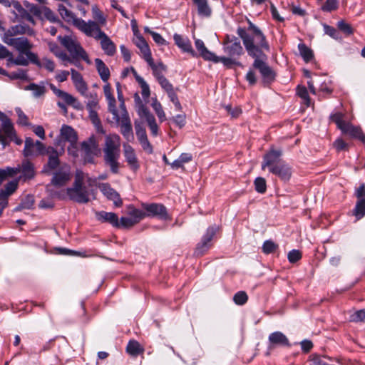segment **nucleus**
Here are the masks:
<instances>
[{
    "instance_id": "nucleus-1",
    "label": "nucleus",
    "mask_w": 365,
    "mask_h": 365,
    "mask_svg": "<svg viewBox=\"0 0 365 365\" xmlns=\"http://www.w3.org/2000/svg\"><path fill=\"white\" fill-rule=\"evenodd\" d=\"M247 28L238 27L237 35L242 40L245 48L250 56L265 57L264 51H269V46L262 31L248 20Z\"/></svg>"
},
{
    "instance_id": "nucleus-2",
    "label": "nucleus",
    "mask_w": 365,
    "mask_h": 365,
    "mask_svg": "<svg viewBox=\"0 0 365 365\" xmlns=\"http://www.w3.org/2000/svg\"><path fill=\"white\" fill-rule=\"evenodd\" d=\"M86 178L89 185L96 182V179L93 180L88 178L82 170H77L76 171L73 185L66 190V194L71 200L80 204H86L91 200L90 197L93 192H90L84 185Z\"/></svg>"
},
{
    "instance_id": "nucleus-3",
    "label": "nucleus",
    "mask_w": 365,
    "mask_h": 365,
    "mask_svg": "<svg viewBox=\"0 0 365 365\" xmlns=\"http://www.w3.org/2000/svg\"><path fill=\"white\" fill-rule=\"evenodd\" d=\"M103 150L106 164L110 167L113 173L117 174L120 167L118 162L120 155V136L115 133L107 135Z\"/></svg>"
},
{
    "instance_id": "nucleus-4",
    "label": "nucleus",
    "mask_w": 365,
    "mask_h": 365,
    "mask_svg": "<svg viewBox=\"0 0 365 365\" xmlns=\"http://www.w3.org/2000/svg\"><path fill=\"white\" fill-rule=\"evenodd\" d=\"M58 40L71 54L72 58H81L87 63H90L88 56L83 47L71 36H58Z\"/></svg>"
},
{
    "instance_id": "nucleus-5",
    "label": "nucleus",
    "mask_w": 365,
    "mask_h": 365,
    "mask_svg": "<svg viewBox=\"0 0 365 365\" xmlns=\"http://www.w3.org/2000/svg\"><path fill=\"white\" fill-rule=\"evenodd\" d=\"M50 88L53 92V93L58 97L60 101L57 102V106L65 113H66L67 106H71L75 109H81V104L77 100L76 98L71 95L70 93L62 91L61 89L57 88L53 84H50Z\"/></svg>"
},
{
    "instance_id": "nucleus-6",
    "label": "nucleus",
    "mask_w": 365,
    "mask_h": 365,
    "mask_svg": "<svg viewBox=\"0 0 365 365\" xmlns=\"http://www.w3.org/2000/svg\"><path fill=\"white\" fill-rule=\"evenodd\" d=\"M146 217H156L162 220H168L170 216L165 206L160 203H142Z\"/></svg>"
},
{
    "instance_id": "nucleus-7",
    "label": "nucleus",
    "mask_w": 365,
    "mask_h": 365,
    "mask_svg": "<svg viewBox=\"0 0 365 365\" xmlns=\"http://www.w3.org/2000/svg\"><path fill=\"white\" fill-rule=\"evenodd\" d=\"M75 26L86 36L95 39L98 38L97 36H100V33H103L98 23L91 20L85 21L81 19H76Z\"/></svg>"
},
{
    "instance_id": "nucleus-8",
    "label": "nucleus",
    "mask_w": 365,
    "mask_h": 365,
    "mask_svg": "<svg viewBox=\"0 0 365 365\" xmlns=\"http://www.w3.org/2000/svg\"><path fill=\"white\" fill-rule=\"evenodd\" d=\"M9 46H14L19 53L25 54L26 56L30 60V61H36V53L31 52V44L29 40L25 37L16 38L14 39H10L9 41H6Z\"/></svg>"
},
{
    "instance_id": "nucleus-9",
    "label": "nucleus",
    "mask_w": 365,
    "mask_h": 365,
    "mask_svg": "<svg viewBox=\"0 0 365 365\" xmlns=\"http://www.w3.org/2000/svg\"><path fill=\"white\" fill-rule=\"evenodd\" d=\"M217 230L218 227L216 225L210 226L207 229L200 242L196 246L195 250L196 255H203L212 247V240L216 235Z\"/></svg>"
},
{
    "instance_id": "nucleus-10",
    "label": "nucleus",
    "mask_w": 365,
    "mask_h": 365,
    "mask_svg": "<svg viewBox=\"0 0 365 365\" xmlns=\"http://www.w3.org/2000/svg\"><path fill=\"white\" fill-rule=\"evenodd\" d=\"M265 57H254L253 67L257 69L265 83H270L274 80L275 73L273 70L264 61Z\"/></svg>"
},
{
    "instance_id": "nucleus-11",
    "label": "nucleus",
    "mask_w": 365,
    "mask_h": 365,
    "mask_svg": "<svg viewBox=\"0 0 365 365\" xmlns=\"http://www.w3.org/2000/svg\"><path fill=\"white\" fill-rule=\"evenodd\" d=\"M113 120L120 125V133L123 138L127 142H132L134 140V135L130 117L124 115L120 120L119 119L118 112L116 114H113Z\"/></svg>"
},
{
    "instance_id": "nucleus-12",
    "label": "nucleus",
    "mask_w": 365,
    "mask_h": 365,
    "mask_svg": "<svg viewBox=\"0 0 365 365\" xmlns=\"http://www.w3.org/2000/svg\"><path fill=\"white\" fill-rule=\"evenodd\" d=\"M81 150L84 153L86 160L92 163L93 158L98 151V141L95 135H92L87 140L81 143Z\"/></svg>"
},
{
    "instance_id": "nucleus-13",
    "label": "nucleus",
    "mask_w": 365,
    "mask_h": 365,
    "mask_svg": "<svg viewBox=\"0 0 365 365\" xmlns=\"http://www.w3.org/2000/svg\"><path fill=\"white\" fill-rule=\"evenodd\" d=\"M282 155V151L281 150H276L272 148H270V150L267 151L263 157V160L261 165L262 170H264L266 168H268L269 171L272 168H274L278 165V163H282L283 161L281 159Z\"/></svg>"
},
{
    "instance_id": "nucleus-14",
    "label": "nucleus",
    "mask_w": 365,
    "mask_h": 365,
    "mask_svg": "<svg viewBox=\"0 0 365 365\" xmlns=\"http://www.w3.org/2000/svg\"><path fill=\"white\" fill-rule=\"evenodd\" d=\"M71 179V168L68 165L61 166L53 173L51 179V184L56 187L66 185Z\"/></svg>"
},
{
    "instance_id": "nucleus-15",
    "label": "nucleus",
    "mask_w": 365,
    "mask_h": 365,
    "mask_svg": "<svg viewBox=\"0 0 365 365\" xmlns=\"http://www.w3.org/2000/svg\"><path fill=\"white\" fill-rule=\"evenodd\" d=\"M223 45L224 51L230 56H239L243 52L240 40L234 36H227Z\"/></svg>"
},
{
    "instance_id": "nucleus-16",
    "label": "nucleus",
    "mask_w": 365,
    "mask_h": 365,
    "mask_svg": "<svg viewBox=\"0 0 365 365\" xmlns=\"http://www.w3.org/2000/svg\"><path fill=\"white\" fill-rule=\"evenodd\" d=\"M61 152H58L53 147L49 146L46 150V155H48V159L47 164L43 168V173H48L51 170L56 169L60 165L59 156Z\"/></svg>"
},
{
    "instance_id": "nucleus-17",
    "label": "nucleus",
    "mask_w": 365,
    "mask_h": 365,
    "mask_svg": "<svg viewBox=\"0 0 365 365\" xmlns=\"http://www.w3.org/2000/svg\"><path fill=\"white\" fill-rule=\"evenodd\" d=\"M0 121L1 123V130L4 136L9 138V141L16 140V133L14 124L10 118L3 112L0 111Z\"/></svg>"
},
{
    "instance_id": "nucleus-18",
    "label": "nucleus",
    "mask_w": 365,
    "mask_h": 365,
    "mask_svg": "<svg viewBox=\"0 0 365 365\" xmlns=\"http://www.w3.org/2000/svg\"><path fill=\"white\" fill-rule=\"evenodd\" d=\"M98 187L108 200L113 202L115 207H120L123 205L120 195L110 187V184L100 183Z\"/></svg>"
},
{
    "instance_id": "nucleus-19",
    "label": "nucleus",
    "mask_w": 365,
    "mask_h": 365,
    "mask_svg": "<svg viewBox=\"0 0 365 365\" xmlns=\"http://www.w3.org/2000/svg\"><path fill=\"white\" fill-rule=\"evenodd\" d=\"M269 173L275 175L283 181H288L292 173V168L284 161H282L274 168H272Z\"/></svg>"
},
{
    "instance_id": "nucleus-20",
    "label": "nucleus",
    "mask_w": 365,
    "mask_h": 365,
    "mask_svg": "<svg viewBox=\"0 0 365 365\" xmlns=\"http://www.w3.org/2000/svg\"><path fill=\"white\" fill-rule=\"evenodd\" d=\"M123 153L125 160L128 163L130 168L134 171L137 170L139 168L140 165L135 150L132 148V146L130 145L128 143H124Z\"/></svg>"
},
{
    "instance_id": "nucleus-21",
    "label": "nucleus",
    "mask_w": 365,
    "mask_h": 365,
    "mask_svg": "<svg viewBox=\"0 0 365 365\" xmlns=\"http://www.w3.org/2000/svg\"><path fill=\"white\" fill-rule=\"evenodd\" d=\"M97 38L96 40H101V48L106 55L112 56L115 53V45L105 32L100 33V36H97Z\"/></svg>"
},
{
    "instance_id": "nucleus-22",
    "label": "nucleus",
    "mask_w": 365,
    "mask_h": 365,
    "mask_svg": "<svg viewBox=\"0 0 365 365\" xmlns=\"http://www.w3.org/2000/svg\"><path fill=\"white\" fill-rule=\"evenodd\" d=\"M173 38L175 44L182 51L190 53L192 57L197 56V53L193 50L191 42L187 38H183L181 35L175 34Z\"/></svg>"
},
{
    "instance_id": "nucleus-23",
    "label": "nucleus",
    "mask_w": 365,
    "mask_h": 365,
    "mask_svg": "<svg viewBox=\"0 0 365 365\" xmlns=\"http://www.w3.org/2000/svg\"><path fill=\"white\" fill-rule=\"evenodd\" d=\"M341 130L344 134L349 135L351 138L359 139L361 141L365 140V135L361 129L349 123H347L344 127L341 128Z\"/></svg>"
},
{
    "instance_id": "nucleus-24",
    "label": "nucleus",
    "mask_w": 365,
    "mask_h": 365,
    "mask_svg": "<svg viewBox=\"0 0 365 365\" xmlns=\"http://www.w3.org/2000/svg\"><path fill=\"white\" fill-rule=\"evenodd\" d=\"M96 216L97 220L101 222H109L113 227H119V220L114 212L100 211L96 212Z\"/></svg>"
},
{
    "instance_id": "nucleus-25",
    "label": "nucleus",
    "mask_w": 365,
    "mask_h": 365,
    "mask_svg": "<svg viewBox=\"0 0 365 365\" xmlns=\"http://www.w3.org/2000/svg\"><path fill=\"white\" fill-rule=\"evenodd\" d=\"M135 44L140 49L143 55V58L145 61H150L152 58L151 52L148 43L141 35L136 36Z\"/></svg>"
},
{
    "instance_id": "nucleus-26",
    "label": "nucleus",
    "mask_w": 365,
    "mask_h": 365,
    "mask_svg": "<svg viewBox=\"0 0 365 365\" xmlns=\"http://www.w3.org/2000/svg\"><path fill=\"white\" fill-rule=\"evenodd\" d=\"M20 167V172L22 173L21 178L24 180H31L35 176L34 166L29 160H24Z\"/></svg>"
},
{
    "instance_id": "nucleus-27",
    "label": "nucleus",
    "mask_w": 365,
    "mask_h": 365,
    "mask_svg": "<svg viewBox=\"0 0 365 365\" xmlns=\"http://www.w3.org/2000/svg\"><path fill=\"white\" fill-rule=\"evenodd\" d=\"M61 135L63 140L69 142L71 145L77 142V133L71 126L63 125L61 129Z\"/></svg>"
},
{
    "instance_id": "nucleus-28",
    "label": "nucleus",
    "mask_w": 365,
    "mask_h": 365,
    "mask_svg": "<svg viewBox=\"0 0 365 365\" xmlns=\"http://www.w3.org/2000/svg\"><path fill=\"white\" fill-rule=\"evenodd\" d=\"M103 92L108 101L109 112H110L112 114H116V113L118 112L115 106L116 101L112 94L111 87L109 83H107L103 86Z\"/></svg>"
},
{
    "instance_id": "nucleus-29",
    "label": "nucleus",
    "mask_w": 365,
    "mask_h": 365,
    "mask_svg": "<svg viewBox=\"0 0 365 365\" xmlns=\"http://www.w3.org/2000/svg\"><path fill=\"white\" fill-rule=\"evenodd\" d=\"M19 186V180H13L7 182L4 188L0 190V197L8 200L9 197L11 195L17 190Z\"/></svg>"
},
{
    "instance_id": "nucleus-30",
    "label": "nucleus",
    "mask_w": 365,
    "mask_h": 365,
    "mask_svg": "<svg viewBox=\"0 0 365 365\" xmlns=\"http://www.w3.org/2000/svg\"><path fill=\"white\" fill-rule=\"evenodd\" d=\"M195 45L198 51L200 56L206 61H211L212 58L214 57L215 53L210 51L206 46H205L204 42L200 39H196L195 41Z\"/></svg>"
},
{
    "instance_id": "nucleus-31",
    "label": "nucleus",
    "mask_w": 365,
    "mask_h": 365,
    "mask_svg": "<svg viewBox=\"0 0 365 365\" xmlns=\"http://www.w3.org/2000/svg\"><path fill=\"white\" fill-rule=\"evenodd\" d=\"M95 63L98 74L103 82H107L110 78V71L105 63L100 58L95 59Z\"/></svg>"
},
{
    "instance_id": "nucleus-32",
    "label": "nucleus",
    "mask_w": 365,
    "mask_h": 365,
    "mask_svg": "<svg viewBox=\"0 0 365 365\" xmlns=\"http://www.w3.org/2000/svg\"><path fill=\"white\" fill-rule=\"evenodd\" d=\"M20 173V167H6L4 168H0V185H2L4 181L9 178H13Z\"/></svg>"
},
{
    "instance_id": "nucleus-33",
    "label": "nucleus",
    "mask_w": 365,
    "mask_h": 365,
    "mask_svg": "<svg viewBox=\"0 0 365 365\" xmlns=\"http://www.w3.org/2000/svg\"><path fill=\"white\" fill-rule=\"evenodd\" d=\"M192 1L197 7L199 15L206 17L211 15L212 10L208 5L207 0H192Z\"/></svg>"
},
{
    "instance_id": "nucleus-34",
    "label": "nucleus",
    "mask_w": 365,
    "mask_h": 365,
    "mask_svg": "<svg viewBox=\"0 0 365 365\" xmlns=\"http://www.w3.org/2000/svg\"><path fill=\"white\" fill-rule=\"evenodd\" d=\"M131 70L135 76L136 81H138L141 88V94L143 98L144 99L148 98L150 94V87L148 84L145 81V80L142 77L137 74L135 70L133 68H131Z\"/></svg>"
},
{
    "instance_id": "nucleus-35",
    "label": "nucleus",
    "mask_w": 365,
    "mask_h": 365,
    "mask_svg": "<svg viewBox=\"0 0 365 365\" xmlns=\"http://www.w3.org/2000/svg\"><path fill=\"white\" fill-rule=\"evenodd\" d=\"M297 95L302 99V103L306 108L309 107L312 105L311 98L309 96L307 88L304 86H297L296 88Z\"/></svg>"
},
{
    "instance_id": "nucleus-36",
    "label": "nucleus",
    "mask_w": 365,
    "mask_h": 365,
    "mask_svg": "<svg viewBox=\"0 0 365 365\" xmlns=\"http://www.w3.org/2000/svg\"><path fill=\"white\" fill-rule=\"evenodd\" d=\"M58 11L59 12V14L67 22H72L73 24L75 26V20L79 19V18H77L75 14L67 9L66 6L63 4H59L58 7Z\"/></svg>"
},
{
    "instance_id": "nucleus-37",
    "label": "nucleus",
    "mask_w": 365,
    "mask_h": 365,
    "mask_svg": "<svg viewBox=\"0 0 365 365\" xmlns=\"http://www.w3.org/2000/svg\"><path fill=\"white\" fill-rule=\"evenodd\" d=\"M153 70L154 76L156 78L158 82L160 81V78L165 77L163 74V71L166 70V66L163 63H158L155 64L153 58L150 61H146Z\"/></svg>"
},
{
    "instance_id": "nucleus-38",
    "label": "nucleus",
    "mask_w": 365,
    "mask_h": 365,
    "mask_svg": "<svg viewBox=\"0 0 365 365\" xmlns=\"http://www.w3.org/2000/svg\"><path fill=\"white\" fill-rule=\"evenodd\" d=\"M26 91H32L33 95L36 98H38L43 96L46 93L45 84L41 82L40 84H36L34 83H30L24 88Z\"/></svg>"
},
{
    "instance_id": "nucleus-39",
    "label": "nucleus",
    "mask_w": 365,
    "mask_h": 365,
    "mask_svg": "<svg viewBox=\"0 0 365 365\" xmlns=\"http://www.w3.org/2000/svg\"><path fill=\"white\" fill-rule=\"evenodd\" d=\"M36 61H31V62L34 63L39 68L43 67V68H46L49 72H53L55 70L56 66H55V63L53 61H52L49 58H42L41 61H39L36 54Z\"/></svg>"
},
{
    "instance_id": "nucleus-40",
    "label": "nucleus",
    "mask_w": 365,
    "mask_h": 365,
    "mask_svg": "<svg viewBox=\"0 0 365 365\" xmlns=\"http://www.w3.org/2000/svg\"><path fill=\"white\" fill-rule=\"evenodd\" d=\"M34 197L32 195H27L22 198L21 203L15 207L14 211H21L26 209L30 210L34 205Z\"/></svg>"
},
{
    "instance_id": "nucleus-41",
    "label": "nucleus",
    "mask_w": 365,
    "mask_h": 365,
    "mask_svg": "<svg viewBox=\"0 0 365 365\" xmlns=\"http://www.w3.org/2000/svg\"><path fill=\"white\" fill-rule=\"evenodd\" d=\"M298 49L300 53V56L302 57L303 60L305 62H309L314 58V53L311 48H309L304 43H299Z\"/></svg>"
},
{
    "instance_id": "nucleus-42",
    "label": "nucleus",
    "mask_w": 365,
    "mask_h": 365,
    "mask_svg": "<svg viewBox=\"0 0 365 365\" xmlns=\"http://www.w3.org/2000/svg\"><path fill=\"white\" fill-rule=\"evenodd\" d=\"M353 215L357 220L361 219L365 216V198L356 201L355 207L353 210Z\"/></svg>"
},
{
    "instance_id": "nucleus-43",
    "label": "nucleus",
    "mask_w": 365,
    "mask_h": 365,
    "mask_svg": "<svg viewBox=\"0 0 365 365\" xmlns=\"http://www.w3.org/2000/svg\"><path fill=\"white\" fill-rule=\"evenodd\" d=\"M24 5L31 14L36 16L40 20H43V6H39L30 3L25 4Z\"/></svg>"
},
{
    "instance_id": "nucleus-44",
    "label": "nucleus",
    "mask_w": 365,
    "mask_h": 365,
    "mask_svg": "<svg viewBox=\"0 0 365 365\" xmlns=\"http://www.w3.org/2000/svg\"><path fill=\"white\" fill-rule=\"evenodd\" d=\"M86 103L87 110H98L100 108L97 93H89Z\"/></svg>"
},
{
    "instance_id": "nucleus-45",
    "label": "nucleus",
    "mask_w": 365,
    "mask_h": 365,
    "mask_svg": "<svg viewBox=\"0 0 365 365\" xmlns=\"http://www.w3.org/2000/svg\"><path fill=\"white\" fill-rule=\"evenodd\" d=\"M35 142L31 138H26L24 143V155L26 157L35 155Z\"/></svg>"
},
{
    "instance_id": "nucleus-46",
    "label": "nucleus",
    "mask_w": 365,
    "mask_h": 365,
    "mask_svg": "<svg viewBox=\"0 0 365 365\" xmlns=\"http://www.w3.org/2000/svg\"><path fill=\"white\" fill-rule=\"evenodd\" d=\"M43 19L45 18L48 21L52 23H58L60 25H63L62 21L58 18L54 12L48 7L43 6Z\"/></svg>"
},
{
    "instance_id": "nucleus-47",
    "label": "nucleus",
    "mask_w": 365,
    "mask_h": 365,
    "mask_svg": "<svg viewBox=\"0 0 365 365\" xmlns=\"http://www.w3.org/2000/svg\"><path fill=\"white\" fill-rule=\"evenodd\" d=\"M17 26H13L8 30L4 31V34L1 36V40L6 43V41H9L10 39H14V36L19 35V29H16Z\"/></svg>"
},
{
    "instance_id": "nucleus-48",
    "label": "nucleus",
    "mask_w": 365,
    "mask_h": 365,
    "mask_svg": "<svg viewBox=\"0 0 365 365\" xmlns=\"http://www.w3.org/2000/svg\"><path fill=\"white\" fill-rule=\"evenodd\" d=\"M93 18L95 19L98 24L104 25L106 23V19L104 16L102 11L98 9L97 6H93L92 7Z\"/></svg>"
},
{
    "instance_id": "nucleus-49",
    "label": "nucleus",
    "mask_w": 365,
    "mask_h": 365,
    "mask_svg": "<svg viewBox=\"0 0 365 365\" xmlns=\"http://www.w3.org/2000/svg\"><path fill=\"white\" fill-rule=\"evenodd\" d=\"M278 247L279 246L277 244L271 240H268L264 242L262 250L264 254L269 255L274 252L278 249Z\"/></svg>"
},
{
    "instance_id": "nucleus-50",
    "label": "nucleus",
    "mask_w": 365,
    "mask_h": 365,
    "mask_svg": "<svg viewBox=\"0 0 365 365\" xmlns=\"http://www.w3.org/2000/svg\"><path fill=\"white\" fill-rule=\"evenodd\" d=\"M126 351L132 356H136L143 352V348L140 344H128Z\"/></svg>"
},
{
    "instance_id": "nucleus-51",
    "label": "nucleus",
    "mask_w": 365,
    "mask_h": 365,
    "mask_svg": "<svg viewBox=\"0 0 365 365\" xmlns=\"http://www.w3.org/2000/svg\"><path fill=\"white\" fill-rule=\"evenodd\" d=\"M8 78L10 80L21 79L24 81L29 80V76L26 70L19 69L17 71L9 73Z\"/></svg>"
},
{
    "instance_id": "nucleus-52",
    "label": "nucleus",
    "mask_w": 365,
    "mask_h": 365,
    "mask_svg": "<svg viewBox=\"0 0 365 365\" xmlns=\"http://www.w3.org/2000/svg\"><path fill=\"white\" fill-rule=\"evenodd\" d=\"M128 215L130 216V218H133L134 221H136V224L142 219L146 217L145 210L142 211L135 207H131L128 212Z\"/></svg>"
},
{
    "instance_id": "nucleus-53",
    "label": "nucleus",
    "mask_w": 365,
    "mask_h": 365,
    "mask_svg": "<svg viewBox=\"0 0 365 365\" xmlns=\"http://www.w3.org/2000/svg\"><path fill=\"white\" fill-rule=\"evenodd\" d=\"M344 114L337 112L330 115V119L332 122L335 123L337 128L341 130V128L344 127L347 123L344 120Z\"/></svg>"
},
{
    "instance_id": "nucleus-54",
    "label": "nucleus",
    "mask_w": 365,
    "mask_h": 365,
    "mask_svg": "<svg viewBox=\"0 0 365 365\" xmlns=\"http://www.w3.org/2000/svg\"><path fill=\"white\" fill-rule=\"evenodd\" d=\"M255 190L259 193H264L267 190V183L264 178L257 177L254 181Z\"/></svg>"
},
{
    "instance_id": "nucleus-55",
    "label": "nucleus",
    "mask_w": 365,
    "mask_h": 365,
    "mask_svg": "<svg viewBox=\"0 0 365 365\" xmlns=\"http://www.w3.org/2000/svg\"><path fill=\"white\" fill-rule=\"evenodd\" d=\"M248 300V296L244 291L237 292L233 297L234 302L237 305H243Z\"/></svg>"
},
{
    "instance_id": "nucleus-56",
    "label": "nucleus",
    "mask_w": 365,
    "mask_h": 365,
    "mask_svg": "<svg viewBox=\"0 0 365 365\" xmlns=\"http://www.w3.org/2000/svg\"><path fill=\"white\" fill-rule=\"evenodd\" d=\"M338 0H327L322 6V10L326 12H331L338 9Z\"/></svg>"
},
{
    "instance_id": "nucleus-57",
    "label": "nucleus",
    "mask_w": 365,
    "mask_h": 365,
    "mask_svg": "<svg viewBox=\"0 0 365 365\" xmlns=\"http://www.w3.org/2000/svg\"><path fill=\"white\" fill-rule=\"evenodd\" d=\"M269 342H288V339L280 331L271 334L269 336Z\"/></svg>"
},
{
    "instance_id": "nucleus-58",
    "label": "nucleus",
    "mask_w": 365,
    "mask_h": 365,
    "mask_svg": "<svg viewBox=\"0 0 365 365\" xmlns=\"http://www.w3.org/2000/svg\"><path fill=\"white\" fill-rule=\"evenodd\" d=\"M15 111L18 115L17 123L19 125L24 126H28L30 125L28 120V117L25 115V113L22 111V110L20 108H16L15 109Z\"/></svg>"
},
{
    "instance_id": "nucleus-59",
    "label": "nucleus",
    "mask_w": 365,
    "mask_h": 365,
    "mask_svg": "<svg viewBox=\"0 0 365 365\" xmlns=\"http://www.w3.org/2000/svg\"><path fill=\"white\" fill-rule=\"evenodd\" d=\"M148 126L150 128L151 134L153 136H156L158 134V126L156 123L155 117L153 115H149L148 119L146 120Z\"/></svg>"
},
{
    "instance_id": "nucleus-60",
    "label": "nucleus",
    "mask_w": 365,
    "mask_h": 365,
    "mask_svg": "<svg viewBox=\"0 0 365 365\" xmlns=\"http://www.w3.org/2000/svg\"><path fill=\"white\" fill-rule=\"evenodd\" d=\"M350 321L354 322H365V310L361 309L350 315Z\"/></svg>"
},
{
    "instance_id": "nucleus-61",
    "label": "nucleus",
    "mask_w": 365,
    "mask_h": 365,
    "mask_svg": "<svg viewBox=\"0 0 365 365\" xmlns=\"http://www.w3.org/2000/svg\"><path fill=\"white\" fill-rule=\"evenodd\" d=\"M76 89L85 98L88 97V86L86 81L83 80L81 82H78L74 85Z\"/></svg>"
},
{
    "instance_id": "nucleus-62",
    "label": "nucleus",
    "mask_w": 365,
    "mask_h": 365,
    "mask_svg": "<svg viewBox=\"0 0 365 365\" xmlns=\"http://www.w3.org/2000/svg\"><path fill=\"white\" fill-rule=\"evenodd\" d=\"M152 106L160 121H164L165 120V114L163 110L161 104L158 101H155L153 103Z\"/></svg>"
},
{
    "instance_id": "nucleus-63",
    "label": "nucleus",
    "mask_w": 365,
    "mask_h": 365,
    "mask_svg": "<svg viewBox=\"0 0 365 365\" xmlns=\"http://www.w3.org/2000/svg\"><path fill=\"white\" fill-rule=\"evenodd\" d=\"M337 26L340 31L346 35H351L354 33V29L351 28V26L343 20H341L338 22Z\"/></svg>"
},
{
    "instance_id": "nucleus-64",
    "label": "nucleus",
    "mask_w": 365,
    "mask_h": 365,
    "mask_svg": "<svg viewBox=\"0 0 365 365\" xmlns=\"http://www.w3.org/2000/svg\"><path fill=\"white\" fill-rule=\"evenodd\" d=\"M287 258L290 263H295L302 258V253L299 250H292L289 252Z\"/></svg>"
}]
</instances>
